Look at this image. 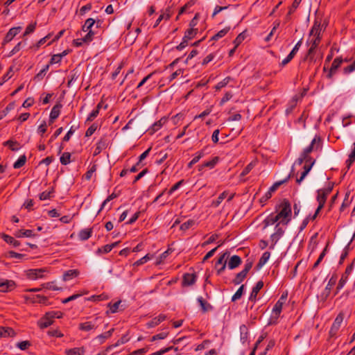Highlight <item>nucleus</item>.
<instances>
[{"label":"nucleus","instance_id":"obj_1","mask_svg":"<svg viewBox=\"0 0 355 355\" xmlns=\"http://www.w3.org/2000/svg\"><path fill=\"white\" fill-rule=\"evenodd\" d=\"M279 207L281 208V210L277 215L281 219L280 223L287 225L291 220L292 209L291 203L287 199H284Z\"/></svg>","mask_w":355,"mask_h":355},{"label":"nucleus","instance_id":"obj_2","mask_svg":"<svg viewBox=\"0 0 355 355\" xmlns=\"http://www.w3.org/2000/svg\"><path fill=\"white\" fill-rule=\"evenodd\" d=\"M345 314L343 312H340L335 318L332 326L329 330V334L330 338L335 337L340 327V325L344 320Z\"/></svg>","mask_w":355,"mask_h":355},{"label":"nucleus","instance_id":"obj_3","mask_svg":"<svg viewBox=\"0 0 355 355\" xmlns=\"http://www.w3.org/2000/svg\"><path fill=\"white\" fill-rule=\"evenodd\" d=\"M167 119L162 117L158 121L155 122L149 128H146V126L141 128L140 132L141 134L148 132L150 135H153L155 132L159 130L162 125L166 122Z\"/></svg>","mask_w":355,"mask_h":355},{"label":"nucleus","instance_id":"obj_4","mask_svg":"<svg viewBox=\"0 0 355 355\" xmlns=\"http://www.w3.org/2000/svg\"><path fill=\"white\" fill-rule=\"evenodd\" d=\"M283 304L284 302L280 301H277L275 303L272 309L271 318L268 324H274L277 322V320L279 318L280 313L282 312Z\"/></svg>","mask_w":355,"mask_h":355},{"label":"nucleus","instance_id":"obj_5","mask_svg":"<svg viewBox=\"0 0 355 355\" xmlns=\"http://www.w3.org/2000/svg\"><path fill=\"white\" fill-rule=\"evenodd\" d=\"M321 143V138L319 136H315L313 139L311 141V144L307 146L306 148L304 149L303 152L302 153L304 155H305L306 157L310 159L309 155L314 150H317L320 145Z\"/></svg>","mask_w":355,"mask_h":355},{"label":"nucleus","instance_id":"obj_6","mask_svg":"<svg viewBox=\"0 0 355 355\" xmlns=\"http://www.w3.org/2000/svg\"><path fill=\"white\" fill-rule=\"evenodd\" d=\"M317 201L318 205L324 206L327 196L331 193V189H320L317 191Z\"/></svg>","mask_w":355,"mask_h":355},{"label":"nucleus","instance_id":"obj_7","mask_svg":"<svg viewBox=\"0 0 355 355\" xmlns=\"http://www.w3.org/2000/svg\"><path fill=\"white\" fill-rule=\"evenodd\" d=\"M46 272L44 268L29 269L26 271V275L30 279H37L44 277L43 273Z\"/></svg>","mask_w":355,"mask_h":355},{"label":"nucleus","instance_id":"obj_8","mask_svg":"<svg viewBox=\"0 0 355 355\" xmlns=\"http://www.w3.org/2000/svg\"><path fill=\"white\" fill-rule=\"evenodd\" d=\"M21 30V26L13 27L10 28L3 39L2 46H4L6 44L10 42L20 32Z\"/></svg>","mask_w":355,"mask_h":355},{"label":"nucleus","instance_id":"obj_9","mask_svg":"<svg viewBox=\"0 0 355 355\" xmlns=\"http://www.w3.org/2000/svg\"><path fill=\"white\" fill-rule=\"evenodd\" d=\"M343 62V60L342 59V58L338 57L334 59L331 64V68L329 71V73L327 75V78L331 79L333 77L334 74L336 73V71L341 65Z\"/></svg>","mask_w":355,"mask_h":355},{"label":"nucleus","instance_id":"obj_10","mask_svg":"<svg viewBox=\"0 0 355 355\" xmlns=\"http://www.w3.org/2000/svg\"><path fill=\"white\" fill-rule=\"evenodd\" d=\"M196 275L195 274L185 273L182 278V286H188L195 284Z\"/></svg>","mask_w":355,"mask_h":355},{"label":"nucleus","instance_id":"obj_11","mask_svg":"<svg viewBox=\"0 0 355 355\" xmlns=\"http://www.w3.org/2000/svg\"><path fill=\"white\" fill-rule=\"evenodd\" d=\"M337 280L336 275H332L331 277L329 279V282L324 289V293L322 294V297H324V299H327V297L330 294V291L331 288L336 284Z\"/></svg>","mask_w":355,"mask_h":355},{"label":"nucleus","instance_id":"obj_12","mask_svg":"<svg viewBox=\"0 0 355 355\" xmlns=\"http://www.w3.org/2000/svg\"><path fill=\"white\" fill-rule=\"evenodd\" d=\"M15 284L12 280H3L0 279V291L7 292L14 288Z\"/></svg>","mask_w":355,"mask_h":355},{"label":"nucleus","instance_id":"obj_13","mask_svg":"<svg viewBox=\"0 0 355 355\" xmlns=\"http://www.w3.org/2000/svg\"><path fill=\"white\" fill-rule=\"evenodd\" d=\"M263 287V282L262 281H259L255 286L252 288L251 294L249 297V300L252 302H255L257 300V296L259 291Z\"/></svg>","mask_w":355,"mask_h":355},{"label":"nucleus","instance_id":"obj_14","mask_svg":"<svg viewBox=\"0 0 355 355\" xmlns=\"http://www.w3.org/2000/svg\"><path fill=\"white\" fill-rule=\"evenodd\" d=\"M16 335L14 329L11 327H0V338L14 337Z\"/></svg>","mask_w":355,"mask_h":355},{"label":"nucleus","instance_id":"obj_15","mask_svg":"<svg viewBox=\"0 0 355 355\" xmlns=\"http://www.w3.org/2000/svg\"><path fill=\"white\" fill-rule=\"evenodd\" d=\"M53 322V320L51 318L47 316V313L38 321V326L40 329H45Z\"/></svg>","mask_w":355,"mask_h":355},{"label":"nucleus","instance_id":"obj_16","mask_svg":"<svg viewBox=\"0 0 355 355\" xmlns=\"http://www.w3.org/2000/svg\"><path fill=\"white\" fill-rule=\"evenodd\" d=\"M279 223L276 225V231L271 235V240L273 242V245H275L279 239L283 236L284 231L282 228L279 227Z\"/></svg>","mask_w":355,"mask_h":355},{"label":"nucleus","instance_id":"obj_17","mask_svg":"<svg viewBox=\"0 0 355 355\" xmlns=\"http://www.w3.org/2000/svg\"><path fill=\"white\" fill-rule=\"evenodd\" d=\"M15 236L17 238H22V237H34L35 234L33 232V230H19L15 232Z\"/></svg>","mask_w":355,"mask_h":355},{"label":"nucleus","instance_id":"obj_18","mask_svg":"<svg viewBox=\"0 0 355 355\" xmlns=\"http://www.w3.org/2000/svg\"><path fill=\"white\" fill-rule=\"evenodd\" d=\"M97 318L94 320V321H88L85 322H82L79 324V329L85 331H89L95 328L96 322Z\"/></svg>","mask_w":355,"mask_h":355},{"label":"nucleus","instance_id":"obj_19","mask_svg":"<svg viewBox=\"0 0 355 355\" xmlns=\"http://www.w3.org/2000/svg\"><path fill=\"white\" fill-rule=\"evenodd\" d=\"M241 263V257L238 255H233L228 262V267L230 269L232 270L237 268L239 266H240Z\"/></svg>","mask_w":355,"mask_h":355},{"label":"nucleus","instance_id":"obj_20","mask_svg":"<svg viewBox=\"0 0 355 355\" xmlns=\"http://www.w3.org/2000/svg\"><path fill=\"white\" fill-rule=\"evenodd\" d=\"M62 106V104L57 103L53 107L50 113V121H55L59 116Z\"/></svg>","mask_w":355,"mask_h":355},{"label":"nucleus","instance_id":"obj_21","mask_svg":"<svg viewBox=\"0 0 355 355\" xmlns=\"http://www.w3.org/2000/svg\"><path fill=\"white\" fill-rule=\"evenodd\" d=\"M92 234V228L83 229L79 232L78 237L81 241H86L91 237Z\"/></svg>","mask_w":355,"mask_h":355},{"label":"nucleus","instance_id":"obj_22","mask_svg":"<svg viewBox=\"0 0 355 355\" xmlns=\"http://www.w3.org/2000/svg\"><path fill=\"white\" fill-rule=\"evenodd\" d=\"M85 352L84 347H74L72 349H67L65 354L67 355H83Z\"/></svg>","mask_w":355,"mask_h":355},{"label":"nucleus","instance_id":"obj_23","mask_svg":"<svg viewBox=\"0 0 355 355\" xmlns=\"http://www.w3.org/2000/svg\"><path fill=\"white\" fill-rule=\"evenodd\" d=\"M79 275V271L76 269L69 270L66 271L63 275V280L69 281L74 277H76Z\"/></svg>","mask_w":355,"mask_h":355},{"label":"nucleus","instance_id":"obj_24","mask_svg":"<svg viewBox=\"0 0 355 355\" xmlns=\"http://www.w3.org/2000/svg\"><path fill=\"white\" fill-rule=\"evenodd\" d=\"M291 177V174L290 173L284 180L276 182L272 184V187H270L268 191L272 193V192H275L282 184L288 182Z\"/></svg>","mask_w":355,"mask_h":355},{"label":"nucleus","instance_id":"obj_25","mask_svg":"<svg viewBox=\"0 0 355 355\" xmlns=\"http://www.w3.org/2000/svg\"><path fill=\"white\" fill-rule=\"evenodd\" d=\"M1 237L7 243L11 244L14 247H18L20 245V242L19 241L16 240L12 236H10L6 234H3Z\"/></svg>","mask_w":355,"mask_h":355},{"label":"nucleus","instance_id":"obj_26","mask_svg":"<svg viewBox=\"0 0 355 355\" xmlns=\"http://www.w3.org/2000/svg\"><path fill=\"white\" fill-rule=\"evenodd\" d=\"M270 257L269 252H265L261 257L259 259L258 263L257 264V268L260 269L268 261Z\"/></svg>","mask_w":355,"mask_h":355},{"label":"nucleus","instance_id":"obj_27","mask_svg":"<svg viewBox=\"0 0 355 355\" xmlns=\"http://www.w3.org/2000/svg\"><path fill=\"white\" fill-rule=\"evenodd\" d=\"M128 340H129V338H128L126 335H124L120 339H119L115 344L108 346L106 348L105 352H108L115 347H117L120 345L124 344V343H127Z\"/></svg>","mask_w":355,"mask_h":355},{"label":"nucleus","instance_id":"obj_28","mask_svg":"<svg viewBox=\"0 0 355 355\" xmlns=\"http://www.w3.org/2000/svg\"><path fill=\"white\" fill-rule=\"evenodd\" d=\"M247 275H248L247 273H245V272L241 270L240 272H239L236 275L235 278L232 280V283L234 285H238V284H241L245 279Z\"/></svg>","mask_w":355,"mask_h":355},{"label":"nucleus","instance_id":"obj_29","mask_svg":"<svg viewBox=\"0 0 355 355\" xmlns=\"http://www.w3.org/2000/svg\"><path fill=\"white\" fill-rule=\"evenodd\" d=\"M230 28L229 26L224 28L223 29L218 31L216 34H215L211 38V40L216 41L218 39L224 37L230 31Z\"/></svg>","mask_w":355,"mask_h":355},{"label":"nucleus","instance_id":"obj_30","mask_svg":"<svg viewBox=\"0 0 355 355\" xmlns=\"http://www.w3.org/2000/svg\"><path fill=\"white\" fill-rule=\"evenodd\" d=\"M279 220V218L277 216V215L273 216L272 214H271L263 220V223L265 225V227H267L268 225L275 224Z\"/></svg>","mask_w":355,"mask_h":355},{"label":"nucleus","instance_id":"obj_31","mask_svg":"<svg viewBox=\"0 0 355 355\" xmlns=\"http://www.w3.org/2000/svg\"><path fill=\"white\" fill-rule=\"evenodd\" d=\"M320 23L315 21L313 24V26H312L311 31H310V35H313L317 37H320Z\"/></svg>","mask_w":355,"mask_h":355},{"label":"nucleus","instance_id":"obj_32","mask_svg":"<svg viewBox=\"0 0 355 355\" xmlns=\"http://www.w3.org/2000/svg\"><path fill=\"white\" fill-rule=\"evenodd\" d=\"M198 302H199L204 313L208 311L209 309H212V306L208 304L202 297L198 298Z\"/></svg>","mask_w":355,"mask_h":355},{"label":"nucleus","instance_id":"obj_33","mask_svg":"<svg viewBox=\"0 0 355 355\" xmlns=\"http://www.w3.org/2000/svg\"><path fill=\"white\" fill-rule=\"evenodd\" d=\"M171 14L170 9L167 8L166 10V12L165 13H163V14L159 15V17H158V19L155 21L154 27H156L157 26H158L159 24L161 22V21L163 20V19H165L167 20V19H168L171 17Z\"/></svg>","mask_w":355,"mask_h":355},{"label":"nucleus","instance_id":"obj_34","mask_svg":"<svg viewBox=\"0 0 355 355\" xmlns=\"http://www.w3.org/2000/svg\"><path fill=\"white\" fill-rule=\"evenodd\" d=\"M4 146H7L10 148V149L12 151H17L19 148V144L17 141H14L12 140H8L3 143Z\"/></svg>","mask_w":355,"mask_h":355},{"label":"nucleus","instance_id":"obj_35","mask_svg":"<svg viewBox=\"0 0 355 355\" xmlns=\"http://www.w3.org/2000/svg\"><path fill=\"white\" fill-rule=\"evenodd\" d=\"M219 161V157L216 156L211 159V160L205 162L202 164V166L207 167L209 168H213L217 164Z\"/></svg>","mask_w":355,"mask_h":355},{"label":"nucleus","instance_id":"obj_36","mask_svg":"<svg viewBox=\"0 0 355 355\" xmlns=\"http://www.w3.org/2000/svg\"><path fill=\"white\" fill-rule=\"evenodd\" d=\"M197 33H198L197 28H190L189 29H188L185 31L184 37L190 40L196 36Z\"/></svg>","mask_w":355,"mask_h":355},{"label":"nucleus","instance_id":"obj_37","mask_svg":"<svg viewBox=\"0 0 355 355\" xmlns=\"http://www.w3.org/2000/svg\"><path fill=\"white\" fill-rule=\"evenodd\" d=\"M26 162V155H23L19 157V159L14 163L13 168H19L22 167Z\"/></svg>","mask_w":355,"mask_h":355},{"label":"nucleus","instance_id":"obj_38","mask_svg":"<svg viewBox=\"0 0 355 355\" xmlns=\"http://www.w3.org/2000/svg\"><path fill=\"white\" fill-rule=\"evenodd\" d=\"M136 123H137V122L135 121V120L133 119H130L128 122V123L122 128V130L130 129L132 127L135 128V129H139V130H140L141 129V128H140V124H136Z\"/></svg>","mask_w":355,"mask_h":355},{"label":"nucleus","instance_id":"obj_39","mask_svg":"<svg viewBox=\"0 0 355 355\" xmlns=\"http://www.w3.org/2000/svg\"><path fill=\"white\" fill-rule=\"evenodd\" d=\"M105 147H106V144H105V141H103V139H101L96 144V147L95 148L94 155H97L98 154H99L103 149L105 148Z\"/></svg>","mask_w":355,"mask_h":355},{"label":"nucleus","instance_id":"obj_40","mask_svg":"<svg viewBox=\"0 0 355 355\" xmlns=\"http://www.w3.org/2000/svg\"><path fill=\"white\" fill-rule=\"evenodd\" d=\"M121 303V300H119V301L114 302V304H112L111 302H110L107 304V306L110 308V311L112 313H116L119 311V306H120Z\"/></svg>","mask_w":355,"mask_h":355},{"label":"nucleus","instance_id":"obj_41","mask_svg":"<svg viewBox=\"0 0 355 355\" xmlns=\"http://www.w3.org/2000/svg\"><path fill=\"white\" fill-rule=\"evenodd\" d=\"M227 194L228 193L227 191H223L220 194L216 200L213 201L212 205L215 207H218L222 201L227 197Z\"/></svg>","mask_w":355,"mask_h":355},{"label":"nucleus","instance_id":"obj_42","mask_svg":"<svg viewBox=\"0 0 355 355\" xmlns=\"http://www.w3.org/2000/svg\"><path fill=\"white\" fill-rule=\"evenodd\" d=\"M15 107V102L10 103L2 111L0 119H1L3 117L6 116L10 111L12 110Z\"/></svg>","mask_w":355,"mask_h":355},{"label":"nucleus","instance_id":"obj_43","mask_svg":"<svg viewBox=\"0 0 355 355\" xmlns=\"http://www.w3.org/2000/svg\"><path fill=\"white\" fill-rule=\"evenodd\" d=\"M54 193V188L52 187L49 191H43L40 195V199L41 200H45L50 199L52 197V194Z\"/></svg>","mask_w":355,"mask_h":355},{"label":"nucleus","instance_id":"obj_44","mask_svg":"<svg viewBox=\"0 0 355 355\" xmlns=\"http://www.w3.org/2000/svg\"><path fill=\"white\" fill-rule=\"evenodd\" d=\"M244 290V285H241L239 289L236 291V292L234 294V295L232 297V301L235 302L236 300L240 299L241 296L243 295Z\"/></svg>","mask_w":355,"mask_h":355},{"label":"nucleus","instance_id":"obj_45","mask_svg":"<svg viewBox=\"0 0 355 355\" xmlns=\"http://www.w3.org/2000/svg\"><path fill=\"white\" fill-rule=\"evenodd\" d=\"M71 154L69 153L65 152L60 157V162L63 165H67L70 163Z\"/></svg>","mask_w":355,"mask_h":355},{"label":"nucleus","instance_id":"obj_46","mask_svg":"<svg viewBox=\"0 0 355 355\" xmlns=\"http://www.w3.org/2000/svg\"><path fill=\"white\" fill-rule=\"evenodd\" d=\"M153 258V255L150 254H147L140 259L137 260L136 262H135L134 266H140L145 263H146L148 261L150 260Z\"/></svg>","mask_w":355,"mask_h":355},{"label":"nucleus","instance_id":"obj_47","mask_svg":"<svg viewBox=\"0 0 355 355\" xmlns=\"http://www.w3.org/2000/svg\"><path fill=\"white\" fill-rule=\"evenodd\" d=\"M299 3H297V1H294L292 6H291V8H289V10L286 16V20H290L291 19V15L295 11V10L297 8V7L299 6Z\"/></svg>","mask_w":355,"mask_h":355},{"label":"nucleus","instance_id":"obj_48","mask_svg":"<svg viewBox=\"0 0 355 355\" xmlns=\"http://www.w3.org/2000/svg\"><path fill=\"white\" fill-rule=\"evenodd\" d=\"M315 48H313L312 46L310 47V49L308 50L307 54L304 58V60H309L310 62H312L314 60V53H315Z\"/></svg>","mask_w":355,"mask_h":355},{"label":"nucleus","instance_id":"obj_49","mask_svg":"<svg viewBox=\"0 0 355 355\" xmlns=\"http://www.w3.org/2000/svg\"><path fill=\"white\" fill-rule=\"evenodd\" d=\"M6 257L21 259L24 257V254L15 252L14 251H8L4 254Z\"/></svg>","mask_w":355,"mask_h":355},{"label":"nucleus","instance_id":"obj_50","mask_svg":"<svg viewBox=\"0 0 355 355\" xmlns=\"http://www.w3.org/2000/svg\"><path fill=\"white\" fill-rule=\"evenodd\" d=\"M32 302L33 303L46 304L47 302V297L45 296L37 295L33 296Z\"/></svg>","mask_w":355,"mask_h":355},{"label":"nucleus","instance_id":"obj_51","mask_svg":"<svg viewBox=\"0 0 355 355\" xmlns=\"http://www.w3.org/2000/svg\"><path fill=\"white\" fill-rule=\"evenodd\" d=\"M231 80V78L230 77H226L225 78H224L222 81L219 82L216 86H215V89L216 90H220L223 87H225L230 82V80Z\"/></svg>","mask_w":355,"mask_h":355},{"label":"nucleus","instance_id":"obj_52","mask_svg":"<svg viewBox=\"0 0 355 355\" xmlns=\"http://www.w3.org/2000/svg\"><path fill=\"white\" fill-rule=\"evenodd\" d=\"M347 278L348 277H347V276H345V275H342L336 287V293L344 287L347 281Z\"/></svg>","mask_w":355,"mask_h":355},{"label":"nucleus","instance_id":"obj_53","mask_svg":"<svg viewBox=\"0 0 355 355\" xmlns=\"http://www.w3.org/2000/svg\"><path fill=\"white\" fill-rule=\"evenodd\" d=\"M94 35V32L92 30H89V32H87V33L85 35V37L81 38V40L85 42V43H89L93 40Z\"/></svg>","mask_w":355,"mask_h":355},{"label":"nucleus","instance_id":"obj_54","mask_svg":"<svg viewBox=\"0 0 355 355\" xmlns=\"http://www.w3.org/2000/svg\"><path fill=\"white\" fill-rule=\"evenodd\" d=\"M168 335V331H163V332H161L159 334H157L155 336H153L150 340L151 341H155L157 340H162V339H164L166 338Z\"/></svg>","mask_w":355,"mask_h":355},{"label":"nucleus","instance_id":"obj_55","mask_svg":"<svg viewBox=\"0 0 355 355\" xmlns=\"http://www.w3.org/2000/svg\"><path fill=\"white\" fill-rule=\"evenodd\" d=\"M47 316L51 318L53 320V318H62L63 316V313L60 311H49L47 312Z\"/></svg>","mask_w":355,"mask_h":355},{"label":"nucleus","instance_id":"obj_56","mask_svg":"<svg viewBox=\"0 0 355 355\" xmlns=\"http://www.w3.org/2000/svg\"><path fill=\"white\" fill-rule=\"evenodd\" d=\"M245 32H242L239 34L236 39L234 40V44H235L236 47H238L239 45L245 40Z\"/></svg>","mask_w":355,"mask_h":355},{"label":"nucleus","instance_id":"obj_57","mask_svg":"<svg viewBox=\"0 0 355 355\" xmlns=\"http://www.w3.org/2000/svg\"><path fill=\"white\" fill-rule=\"evenodd\" d=\"M31 345V343L28 340H24L19 342L17 344V347H19L21 350H26Z\"/></svg>","mask_w":355,"mask_h":355},{"label":"nucleus","instance_id":"obj_58","mask_svg":"<svg viewBox=\"0 0 355 355\" xmlns=\"http://www.w3.org/2000/svg\"><path fill=\"white\" fill-rule=\"evenodd\" d=\"M194 224L195 221L193 220H189L181 225L180 230L186 231L189 230L191 227H192Z\"/></svg>","mask_w":355,"mask_h":355},{"label":"nucleus","instance_id":"obj_59","mask_svg":"<svg viewBox=\"0 0 355 355\" xmlns=\"http://www.w3.org/2000/svg\"><path fill=\"white\" fill-rule=\"evenodd\" d=\"M96 171V165H93L85 174V178L87 180H89L92 176V174Z\"/></svg>","mask_w":355,"mask_h":355},{"label":"nucleus","instance_id":"obj_60","mask_svg":"<svg viewBox=\"0 0 355 355\" xmlns=\"http://www.w3.org/2000/svg\"><path fill=\"white\" fill-rule=\"evenodd\" d=\"M78 76L79 75L77 74V72H72L69 76V79L67 83V86L70 87L72 85L73 82L76 81L78 79Z\"/></svg>","mask_w":355,"mask_h":355},{"label":"nucleus","instance_id":"obj_61","mask_svg":"<svg viewBox=\"0 0 355 355\" xmlns=\"http://www.w3.org/2000/svg\"><path fill=\"white\" fill-rule=\"evenodd\" d=\"M96 129H97V125L95 124V123H93L87 130V131L85 132V137H90V136H92L94 134V132L96 130Z\"/></svg>","mask_w":355,"mask_h":355},{"label":"nucleus","instance_id":"obj_62","mask_svg":"<svg viewBox=\"0 0 355 355\" xmlns=\"http://www.w3.org/2000/svg\"><path fill=\"white\" fill-rule=\"evenodd\" d=\"M35 27H36V22L29 24L26 28V31L24 33V36H26V35L33 33L35 31Z\"/></svg>","mask_w":355,"mask_h":355},{"label":"nucleus","instance_id":"obj_63","mask_svg":"<svg viewBox=\"0 0 355 355\" xmlns=\"http://www.w3.org/2000/svg\"><path fill=\"white\" fill-rule=\"evenodd\" d=\"M48 335L50 336L61 338L63 336V334L57 329L49 330L47 332Z\"/></svg>","mask_w":355,"mask_h":355},{"label":"nucleus","instance_id":"obj_64","mask_svg":"<svg viewBox=\"0 0 355 355\" xmlns=\"http://www.w3.org/2000/svg\"><path fill=\"white\" fill-rule=\"evenodd\" d=\"M98 114L99 112L98 110H94L87 116L86 123L92 121L98 116Z\"/></svg>","mask_w":355,"mask_h":355}]
</instances>
